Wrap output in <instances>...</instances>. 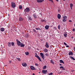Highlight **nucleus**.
Listing matches in <instances>:
<instances>
[{
    "label": "nucleus",
    "instance_id": "864d4df0",
    "mask_svg": "<svg viewBox=\"0 0 75 75\" xmlns=\"http://www.w3.org/2000/svg\"><path fill=\"white\" fill-rule=\"evenodd\" d=\"M56 1H58V0H56Z\"/></svg>",
    "mask_w": 75,
    "mask_h": 75
},
{
    "label": "nucleus",
    "instance_id": "c9c22d12",
    "mask_svg": "<svg viewBox=\"0 0 75 75\" xmlns=\"http://www.w3.org/2000/svg\"><path fill=\"white\" fill-rule=\"evenodd\" d=\"M58 28H59V30H60V25H59L58 26Z\"/></svg>",
    "mask_w": 75,
    "mask_h": 75
},
{
    "label": "nucleus",
    "instance_id": "f03ea898",
    "mask_svg": "<svg viewBox=\"0 0 75 75\" xmlns=\"http://www.w3.org/2000/svg\"><path fill=\"white\" fill-rule=\"evenodd\" d=\"M16 41L17 42V44L18 46H20V45H21V42L20 41H18V40L16 39Z\"/></svg>",
    "mask_w": 75,
    "mask_h": 75
},
{
    "label": "nucleus",
    "instance_id": "ea45409f",
    "mask_svg": "<svg viewBox=\"0 0 75 75\" xmlns=\"http://www.w3.org/2000/svg\"><path fill=\"white\" fill-rule=\"evenodd\" d=\"M66 47H67V48H69V45H66Z\"/></svg>",
    "mask_w": 75,
    "mask_h": 75
},
{
    "label": "nucleus",
    "instance_id": "dca6fc26",
    "mask_svg": "<svg viewBox=\"0 0 75 75\" xmlns=\"http://www.w3.org/2000/svg\"><path fill=\"white\" fill-rule=\"evenodd\" d=\"M50 63L52 64H53V65H54V64H55V62H54V61L53 60H50Z\"/></svg>",
    "mask_w": 75,
    "mask_h": 75
},
{
    "label": "nucleus",
    "instance_id": "13d9d810",
    "mask_svg": "<svg viewBox=\"0 0 75 75\" xmlns=\"http://www.w3.org/2000/svg\"><path fill=\"white\" fill-rule=\"evenodd\" d=\"M64 1H65L66 0H63Z\"/></svg>",
    "mask_w": 75,
    "mask_h": 75
},
{
    "label": "nucleus",
    "instance_id": "0eeeda50",
    "mask_svg": "<svg viewBox=\"0 0 75 75\" xmlns=\"http://www.w3.org/2000/svg\"><path fill=\"white\" fill-rule=\"evenodd\" d=\"M42 74H47V72H48V71H47V70H42Z\"/></svg>",
    "mask_w": 75,
    "mask_h": 75
},
{
    "label": "nucleus",
    "instance_id": "37998d69",
    "mask_svg": "<svg viewBox=\"0 0 75 75\" xmlns=\"http://www.w3.org/2000/svg\"><path fill=\"white\" fill-rule=\"evenodd\" d=\"M54 28L55 29V30H57V28H56V27H54Z\"/></svg>",
    "mask_w": 75,
    "mask_h": 75
},
{
    "label": "nucleus",
    "instance_id": "4be33fe9",
    "mask_svg": "<svg viewBox=\"0 0 75 75\" xmlns=\"http://www.w3.org/2000/svg\"><path fill=\"white\" fill-rule=\"evenodd\" d=\"M25 46V45H24L23 44H22L21 46V47H24Z\"/></svg>",
    "mask_w": 75,
    "mask_h": 75
},
{
    "label": "nucleus",
    "instance_id": "de8ad7c7",
    "mask_svg": "<svg viewBox=\"0 0 75 75\" xmlns=\"http://www.w3.org/2000/svg\"><path fill=\"white\" fill-rule=\"evenodd\" d=\"M74 51H75V47H74Z\"/></svg>",
    "mask_w": 75,
    "mask_h": 75
},
{
    "label": "nucleus",
    "instance_id": "6e6d98bb",
    "mask_svg": "<svg viewBox=\"0 0 75 75\" xmlns=\"http://www.w3.org/2000/svg\"><path fill=\"white\" fill-rule=\"evenodd\" d=\"M74 27H75V24H74Z\"/></svg>",
    "mask_w": 75,
    "mask_h": 75
},
{
    "label": "nucleus",
    "instance_id": "39448f33",
    "mask_svg": "<svg viewBox=\"0 0 75 75\" xmlns=\"http://www.w3.org/2000/svg\"><path fill=\"white\" fill-rule=\"evenodd\" d=\"M35 57H36L37 58H38L39 61H41V62L42 61L41 59V58H40V57H39V56H38V55H36L35 56Z\"/></svg>",
    "mask_w": 75,
    "mask_h": 75
},
{
    "label": "nucleus",
    "instance_id": "cd10ccee",
    "mask_svg": "<svg viewBox=\"0 0 75 75\" xmlns=\"http://www.w3.org/2000/svg\"><path fill=\"white\" fill-rule=\"evenodd\" d=\"M44 51L45 52H48V50L47 49H45L44 50Z\"/></svg>",
    "mask_w": 75,
    "mask_h": 75
},
{
    "label": "nucleus",
    "instance_id": "680f3d73",
    "mask_svg": "<svg viewBox=\"0 0 75 75\" xmlns=\"http://www.w3.org/2000/svg\"><path fill=\"white\" fill-rule=\"evenodd\" d=\"M74 40H75V39H74Z\"/></svg>",
    "mask_w": 75,
    "mask_h": 75
},
{
    "label": "nucleus",
    "instance_id": "5701e85b",
    "mask_svg": "<svg viewBox=\"0 0 75 75\" xmlns=\"http://www.w3.org/2000/svg\"><path fill=\"white\" fill-rule=\"evenodd\" d=\"M70 6L71 8V9H72V6H73V4H70Z\"/></svg>",
    "mask_w": 75,
    "mask_h": 75
},
{
    "label": "nucleus",
    "instance_id": "412c9836",
    "mask_svg": "<svg viewBox=\"0 0 75 75\" xmlns=\"http://www.w3.org/2000/svg\"><path fill=\"white\" fill-rule=\"evenodd\" d=\"M25 36L27 38H28L29 37V35H28V33L26 34L25 35Z\"/></svg>",
    "mask_w": 75,
    "mask_h": 75
},
{
    "label": "nucleus",
    "instance_id": "f3484780",
    "mask_svg": "<svg viewBox=\"0 0 75 75\" xmlns=\"http://www.w3.org/2000/svg\"><path fill=\"white\" fill-rule=\"evenodd\" d=\"M0 31H2V32L4 31V28H0Z\"/></svg>",
    "mask_w": 75,
    "mask_h": 75
},
{
    "label": "nucleus",
    "instance_id": "a19ab883",
    "mask_svg": "<svg viewBox=\"0 0 75 75\" xmlns=\"http://www.w3.org/2000/svg\"><path fill=\"white\" fill-rule=\"evenodd\" d=\"M63 66H60V69H61V68H63Z\"/></svg>",
    "mask_w": 75,
    "mask_h": 75
},
{
    "label": "nucleus",
    "instance_id": "7ed1b4c3",
    "mask_svg": "<svg viewBox=\"0 0 75 75\" xmlns=\"http://www.w3.org/2000/svg\"><path fill=\"white\" fill-rule=\"evenodd\" d=\"M11 7L12 8H15L16 7V4H15V3H11Z\"/></svg>",
    "mask_w": 75,
    "mask_h": 75
},
{
    "label": "nucleus",
    "instance_id": "a211bd4d",
    "mask_svg": "<svg viewBox=\"0 0 75 75\" xmlns=\"http://www.w3.org/2000/svg\"><path fill=\"white\" fill-rule=\"evenodd\" d=\"M57 18L58 19H60L61 18V15L60 14H58L57 15Z\"/></svg>",
    "mask_w": 75,
    "mask_h": 75
},
{
    "label": "nucleus",
    "instance_id": "4d7b16f0",
    "mask_svg": "<svg viewBox=\"0 0 75 75\" xmlns=\"http://www.w3.org/2000/svg\"><path fill=\"white\" fill-rule=\"evenodd\" d=\"M73 37H71V38H73Z\"/></svg>",
    "mask_w": 75,
    "mask_h": 75
},
{
    "label": "nucleus",
    "instance_id": "8fccbe9b",
    "mask_svg": "<svg viewBox=\"0 0 75 75\" xmlns=\"http://www.w3.org/2000/svg\"><path fill=\"white\" fill-rule=\"evenodd\" d=\"M36 30H38V28H35Z\"/></svg>",
    "mask_w": 75,
    "mask_h": 75
},
{
    "label": "nucleus",
    "instance_id": "9d476101",
    "mask_svg": "<svg viewBox=\"0 0 75 75\" xmlns=\"http://www.w3.org/2000/svg\"><path fill=\"white\" fill-rule=\"evenodd\" d=\"M40 55L42 58L43 59H44L45 57H44V54H43V53H40Z\"/></svg>",
    "mask_w": 75,
    "mask_h": 75
},
{
    "label": "nucleus",
    "instance_id": "58836bf2",
    "mask_svg": "<svg viewBox=\"0 0 75 75\" xmlns=\"http://www.w3.org/2000/svg\"><path fill=\"white\" fill-rule=\"evenodd\" d=\"M64 45H67V43H66L65 42H64Z\"/></svg>",
    "mask_w": 75,
    "mask_h": 75
},
{
    "label": "nucleus",
    "instance_id": "72a5a7b5",
    "mask_svg": "<svg viewBox=\"0 0 75 75\" xmlns=\"http://www.w3.org/2000/svg\"><path fill=\"white\" fill-rule=\"evenodd\" d=\"M52 74H53V73H50V74H49V75H52Z\"/></svg>",
    "mask_w": 75,
    "mask_h": 75
},
{
    "label": "nucleus",
    "instance_id": "052dcab7",
    "mask_svg": "<svg viewBox=\"0 0 75 75\" xmlns=\"http://www.w3.org/2000/svg\"><path fill=\"white\" fill-rule=\"evenodd\" d=\"M8 16H10V15H8Z\"/></svg>",
    "mask_w": 75,
    "mask_h": 75
},
{
    "label": "nucleus",
    "instance_id": "79ce46f5",
    "mask_svg": "<svg viewBox=\"0 0 75 75\" xmlns=\"http://www.w3.org/2000/svg\"><path fill=\"white\" fill-rule=\"evenodd\" d=\"M62 70H65V68H64V67L62 68Z\"/></svg>",
    "mask_w": 75,
    "mask_h": 75
},
{
    "label": "nucleus",
    "instance_id": "f257e3e1",
    "mask_svg": "<svg viewBox=\"0 0 75 75\" xmlns=\"http://www.w3.org/2000/svg\"><path fill=\"white\" fill-rule=\"evenodd\" d=\"M67 17L66 16H64L63 17V22H65L66 21H67Z\"/></svg>",
    "mask_w": 75,
    "mask_h": 75
},
{
    "label": "nucleus",
    "instance_id": "49530a36",
    "mask_svg": "<svg viewBox=\"0 0 75 75\" xmlns=\"http://www.w3.org/2000/svg\"><path fill=\"white\" fill-rule=\"evenodd\" d=\"M59 66H62V64H59Z\"/></svg>",
    "mask_w": 75,
    "mask_h": 75
},
{
    "label": "nucleus",
    "instance_id": "09e8293b",
    "mask_svg": "<svg viewBox=\"0 0 75 75\" xmlns=\"http://www.w3.org/2000/svg\"><path fill=\"white\" fill-rule=\"evenodd\" d=\"M69 22H72V21L71 20H69Z\"/></svg>",
    "mask_w": 75,
    "mask_h": 75
},
{
    "label": "nucleus",
    "instance_id": "473e14b6",
    "mask_svg": "<svg viewBox=\"0 0 75 75\" xmlns=\"http://www.w3.org/2000/svg\"><path fill=\"white\" fill-rule=\"evenodd\" d=\"M33 32H34L35 33H36V30L34 29H33Z\"/></svg>",
    "mask_w": 75,
    "mask_h": 75
},
{
    "label": "nucleus",
    "instance_id": "6ab92c4d",
    "mask_svg": "<svg viewBox=\"0 0 75 75\" xmlns=\"http://www.w3.org/2000/svg\"><path fill=\"white\" fill-rule=\"evenodd\" d=\"M60 63H63V64H64V61H63V60H60Z\"/></svg>",
    "mask_w": 75,
    "mask_h": 75
},
{
    "label": "nucleus",
    "instance_id": "f8f14e48",
    "mask_svg": "<svg viewBox=\"0 0 75 75\" xmlns=\"http://www.w3.org/2000/svg\"><path fill=\"white\" fill-rule=\"evenodd\" d=\"M8 46L9 47H11V42H8Z\"/></svg>",
    "mask_w": 75,
    "mask_h": 75
},
{
    "label": "nucleus",
    "instance_id": "4468645a",
    "mask_svg": "<svg viewBox=\"0 0 75 75\" xmlns=\"http://www.w3.org/2000/svg\"><path fill=\"white\" fill-rule=\"evenodd\" d=\"M69 55H73V53L71 51H70L68 53Z\"/></svg>",
    "mask_w": 75,
    "mask_h": 75
},
{
    "label": "nucleus",
    "instance_id": "20e7f679",
    "mask_svg": "<svg viewBox=\"0 0 75 75\" xmlns=\"http://www.w3.org/2000/svg\"><path fill=\"white\" fill-rule=\"evenodd\" d=\"M22 66H23V67H26L27 66V64L26 63H25V62L22 63Z\"/></svg>",
    "mask_w": 75,
    "mask_h": 75
},
{
    "label": "nucleus",
    "instance_id": "a878e982",
    "mask_svg": "<svg viewBox=\"0 0 75 75\" xmlns=\"http://www.w3.org/2000/svg\"><path fill=\"white\" fill-rule=\"evenodd\" d=\"M33 16V17H34L35 18H37V16L35 14H34Z\"/></svg>",
    "mask_w": 75,
    "mask_h": 75
},
{
    "label": "nucleus",
    "instance_id": "e433bc0d",
    "mask_svg": "<svg viewBox=\"0 0 75 75\" xmlns=\"http://www.w3.org/2000/svg\"><path fill=\"white\" fill-rule=\"evenodd\" d=\"M49 1H51V2H52L53 3V1L52 0H49Z\"/></svg>",
    "mask_w": 75,
    "mask_h": 75
},
{
    "label": "nucleus",
    "instance_id": "9b49d317",
    "mask_svg": "<svg viewBox=\"0 0 75 75\" xmlns=\"http://www.w3.org/2000/svg\"><path fill=\"white\" fill-rule=\"evenodd\" d=\"M44 1V0H37L38 3H42V2H43Z\"/></svg>",
    "mask_w": 75,
    "mask_h": 75
},
{
    "label": "nucleus",
    "instance_id": "4c0bfd02",
    "mask_svg": "<svg viewBox=\"0 0 75 75\" xmlns=\"http://www.w3.org/2000/svg\"><path fill=\"white\" fill-rule=\"evenodd\" d=\"M45 55L46 56H48V54H47V53H46L45 54Z\"/></svg>",
    "mask_w": 75,
    "mask_h": 75
},
{
    "label": "nucleus",
    "instance_id": "423d86ee",
    "mask_svg": "<svg viewBox=\"0 0 75 75\" xmlns=\"http://www.w3.org/2000/svg\"><path fill=\"white\" fill-rule=\"evenodd\" d=\"M24 11L25 12H29L30 11V8H27L25 9Z\"/></svg>",
    "mask_w": 75,
    "mask_h": 75
},
{
    "label": "nucleus",
    "instance_id": "bb28decb",
    "mask_svg": "<svg viewBox=\"0 0 75 75\" xmlns=\"http://www.w3.org/2000/svg\"><path fill=\"white\" fill-rule=\"evenodd\" d=\"M19 9H22V6L21 5H20L19 6Z\"/></svg>",
    "mask_w": 75,
    "mask_h": 75
},
{
    "label": "nucleus",
    "instance_id": "2eb2a0df",
    "mask_svg": "<svg viewBox=\"0 0 75 75\" xmlns=\"http://www.w3.org/2000/svg\"><path fill=\"white\" fill-rule=\"evenodd\" d=\"M45 28L46 30H48L49 28V25H46L45 26Z\"/></svg>",
    "mask_w": 75,
    "mask_h": 75
},
{
    "label": "nucleus",
    "instance_id": "3c124183",
    "mask_svg": "<svg viewBox=\"0 0 75 75\" xmlns=\"http://www.w3.org/2000/svg\"><path fill=\"white\" fill-rule=\"evenodd\" d=\"M38 30H41V29H40V28H38Z\"/></svg>",
    "mask_w": 75,
    "mask_h": 75
},
{
    "label": "nucleus",
    "instance_id": "b1692460",
    "mask_svg": "<svg viewBox=\"0 0 75 75\" xmlns=\"http://www.w3.org/2000/svg\"><path fill=\"white\" fill-rule=\"evenodd\" d=\"M46 68H47V66H45L43 67V69H46Z\"/></svg>",
    "mask_w": 75,
    "mask_h": 75
},
{
    "label": "nucleus",
    "instance_id": "c85d7f7f",
    "mask_svg": "<svg viewBox=\"0 0 75 75\" xmlns=\"http://www.w3.org/2000/svg\"><path fill=\"white\" fill-rule=\"evenodd\" d=\"M70 57L71 58V59H72V60H75V59L73 57Z\"/></svg>",
    "mask_w": 75,
    "mask_h": 75
},
{
    "label": "nucleus",
    "instance_id": "bf43d9fd",
    "mask_svg": "<svg viewBox=\"0 0 75 75\" xmlns=\"http://www.w3.org/2000/svg\"><path fill=\"white\" fill-rule=\"evenodd\" d=\"M35 54V55H37V54Z\"/></svg>",
    "mask_w": 75,
    "mask_h": 75
},
{
    "label": "nucleus",
    "instance_id": "393cba45",
    "mask_svg": "<svg viewBox=\"0 0 75 75\" xmlns=\"http://www.w3.org/2000/svg\"><path fill=\"white\" fill-rule=\"evenodd\" d=\"M28 18L29 20L30 21H31V20H32V19H31V17H29Z\"/></svg>",
    "mask_w": 75,
    "mask_h": 75
},
{
    "label": "nucleus",
    "instance_id": "c03bdc74",
    "mask_svg": "<svg viewBox=\"0 0 75 75\" xmlns=\"http://www.w3.org/2000/svg\"><path fill=\"white\" fill-rule=\"evenodd\" d=\"M75 31V29L74 28H73V31Z\"/></svg>",
    "mask_w": 75,
    "mask_h": 75
},
{
    "label": "nucleus",
    "instance_id": "1a4fd4ad",
    "mask_svg": "<svg viewBox=\"0 0 75 75\" xmlns=\"http://www.w3.org/2000/svg\"><path fill=\"white\" fill-rule=\"evenodd\" d=\"M24 20V18L21 17H20L19 18V21H22Z\"/></svg>",
    "mask_w": 75,
    "mask_h": 75
},
{
    "label": "nucleus",
    "instance_id": "a18cd8bd",
    "mask_svg": "<svg viewBox=\"0 0 75 75\" xmlns=\"http://www.w3.org/2000/svg\"><path fill=\"white\" fill-rule=\"evenodd\" d=\"M9 62H10V63H11V60H9Z\"/></svg>",
    "mask_w": 75,
    "mask_h": 75
},
{
    "label": "nucleus",
    "instance_id": "7c9ffc66",
    "mask_svg": "<svg viewBox=\"0 0 75 75\" xmlns=\"http://www.w3.org/2000/svg\"><path fill=\"white\" fill-rule=\"evenodd\" d=\"M12 46H14V42H12L11 43Z\"/></svg>",
    "mask_w": 75,
    "mask_h": 75
},
{
    "label": "nucleus",
    "instance_id": "f704fd0d",
    "mask_svg": "<svg viewBox=\"0 0 75 75\" xmlns=\"http://www.w3.org/2000/svg\"><path fill=\"white\" fill-rule=\"evenodd\" d=\"M35 66H38V64L37 63H35Z\"/></svg>",
    "mask_w": 75,
    "mask_h": 75
},
{
    "label": "nucleus",
    "instance_id": "5fc2aeb1",
    "mask_svg": "<svg viewBox=\"0 0 75 75\" xmlns=\"http://www.w3.org/2000/svg\"><path fill=\"white\" fill-rule=\"evenodd\" d=\"M44 20H43V21H44Z\"/></svg>",
    "mask_w": 75,
    "mask_h": 75
},
{
    "label": "nucleus",
    "instance_id": "aec40b11",
    "mask_svg": "<svg viewBox=\"0 0 75 75\" xmlns=\"http://www.w3.org/2000/svg\"><path fill=\"white\" fill-rule=\"evenodd\" d=\"M67 33H65L64 34V35L65 37H67Z\"/></svg>",
    "mask_w": 75,
    "mask_h": 75
},
{
    "label": "nucleus",
    "instance_id": "ddd939ff",
    "mask_svg": "<svg viewBox=\"0 0 75 75\" xmlns=\"http://www.w3.org/2000/svg\"><path fill=\"white\" fill-rule=\"evenodd\" d=\"M45 47L46 48H49V45H48V44L47 42H46V45H45Z\"/></svg>",
    "mask_w": 75,
    "mask_h": 75
},
{
    "label": "nucleus",
    "instance_id": "6e6552de",
    "mask_svg": "<svg viewBox=\"0 0 75 75\" xmlns=\"http://www.w3.org/2000/svg\"><path fill=\"white\" fill-rule=\"evenodd\" d=\"M30 68L31 70H35V68L33 66H31Z\"/></svg>",
    "mask_w": 75,
    "mask_h": 75
},
{
    "label": "nucleus",
    "instance_id": "2f4dec72",
    "mask_svg": "<svg viewBox=\"0 0 75 75\" xmlns=\"http://www.w3.org/2000/svg\"><path fill=\"white\" fill-rule=\"evenodd\" d=\"M16 58V59H17L19 61H21V59H20V58Z\"/></svg>",
    "mask_w": 75,
    "mask_h": 75
},
{
    "label": "nucleus",
    "instance_id": "603ef678",
    "mask_svg": "<svg viewBox=\"0 0 75 75\" xmlns=\"http://www.w3.org/2000/svg\"><path fill=\"white\" fill-rule=\"evenodd\" d=\"M33 75H35V74H34V73H33Z\"/></svg>",
    "mask_w": 75,
    "mask_h": 75
},
{
    "label": "nucleus",
    "instance_id": "c756f323",
    "mask_svg": "<svg viewBox=\"0 0 75 75\" xmlns=\"http://www.w3.org/2000/svg\"><path fill=\"white\" fill-rule=\"evenodd\" d=\"M25 54L26 55H28L29 54V53L28 52H25Z\"/></svg>",
    "mask_w": 75,
    "mask_h": 75
}]
</instances>
